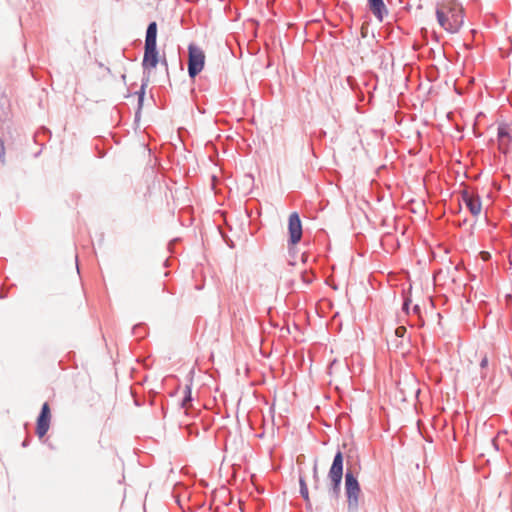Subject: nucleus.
<instances>
[{
	"label": "nucleus",
	"mask_w": 512,
	"mask_h": 512,
	"mask_svg": "<svg viewBox=\"0 0 512 512\" xmlns=\"http://www.w3.org/2000/svg\"><path fill=\"white\" fill-rule=\"evenodd\" d=\"M51 413L48 403L42 405L40 415L37 419L36 433L42 438L46 435L50 427Z\"/></svg>",
	"instance_id": "obj_7"
},
{
	"label": "nucleus",
	"mask_w": 512,
	"mask_h": 512,
	"mask_svg": "<svg viewBox=\"0 0 512 512\" xmlns=\"http://www.w3.org/2000/svg\"><path fill=\"white\" fill-rule=\"evenodd\" d=\"M300 492L304 499L308 500V488L303 479H300Z\"/></svg>",
	"instance_id": "obj_18"
},
{
	"label": "nucleus",
	"mask_w": 512,
	"mask_h": 512,
	"mask_svg": "<svg viewBox=\"0 0 512 512\" xmlns=\"http://www.w3.org/2000/svg\"><path fill=\"white\" fill-rule=\"evenodd\" d=\"M367 5L371 13L380 22L388 15V9L383 0H367Z\"/></svg>",
	"instance_id": "obj_10"
},
{
	"label": "nucleus",
	"mask_w": 512,
	"mask_h": 512,
	"mask_svg": "<svg viewBox=\"0 0 512 512\" xmlns=\"http://www.w3.org/2000/svg\"><path fill=\"white\" fill-rule=\"evenodd\" d=\"M191 401V390L188 386L185 387V397L182 401V406L187 407L188 402Z\"/></svg>",
	"instance_id": "obj_17"
},
{
	"label": "nucleus",
	"mask_w": 512,
	"mask_h": 512,
	"mask_svg": "<svg viewBox=\"0 0 512 512\" xmlns=\"http://www.w3.org/2000/svg\"><path fill=\"white\" fill-rule=\"evenodd\" d=\"M288 229L291 244H297L302 237V224L297 212L290 214Z\"/></svg>",
	"instance_id": "obj_8"
},
{
	"label": "nucleus",
	"mask_w": 512,
	"mask_h": 512,
	"mask_svg": "<svg viewBox=\"0 0 512 512\" xmlns=\"http://www.w3.org/2000/svg\"><path fill=\"white\" fill-rule=\"evenodd\" d=\"M105 69H106V71H107L108 73H111V70H110V68H109V67H106Z\"/></svg>",
	"instance_id": "obj_26"
},
{
	"label": "nucleus",
	"mask_w": 512,
	"mask_h": 512,
	"mask_svg": "<svg viewBox=\"0 0 512 512\" xmlns=\"http://www.w3.org/2000/svg\"><path fill=\"white\" fill-rule=\"evenodd\" d=\"M0 162L2 164H5V145L4 141L0 137Z\"/></svg>",
	"instance_id": "obj_19"
},
{
	"label": "nucleus",
	"mask_w": 512,
	"mask_h": 512,
	"mask_svg": "<svg viewBox=\"0 0 512 512\" xmlns=\"http://www.w3.org/2000/svg\"><path fill=\"white\" fill-rule=\"evenodd\" d=\"M464 204L469 211L477 216L482 210V204L478 197V194H461V202Z\"/></svg>",
	"instance_id": "obj_9"
},
{
	"label": "nucleus",
	"mask_w": 512,
	"mask_h": 512,
	"mask_svg": "<svg viewBox=\"0 0 512 512\" xmlns=\"http://www.w3.org/2000/svg\"><path fill=\"white\" fill-rule=\"evenodd\" d=\"M441 6L445 8L451 21L449 25L450 33H458L464 24V9L462 5L455 0H448Z\"/></svg>",
	"instance_id": "obj_2"
},
{
	"label": "nucleus",
	"mask_w": 512,
	"mask_h": 512,
	"mask_svg": "<svg viewBox=\"0 0 512 512\" xmlns=\"http://www.w3.org/2000/svg\"><path fill=\"white\" fill-rule=\"evenodd\" d=\"M205 59L206 56L202 48L193 42L188 45L187 71L191 79H194L202 72L205 66Z\"/></svg>",
	"instance_id": "obj_1"
},
{
	"label": "nucleus",
	"mask_w": 512,
	"mask_h": 512,
	"mask_svg": "<svg viewBox=\"0 0 512 512\" xmlns=\"http://www.w3.org/2000/svg\"><path fill=\"white\" fill-rule=\"evenodd\" d=\"M406 203L410 206L409 208L413 213H420L424 211L423 202H416L414 199L409 198Z\"/></svg>",
	"instance_id": "obj_14"
},
{
	"label": "nucleus",
	"mask_w": 512,
	"mask_h": 512,
	"mask_svg": "<svg viewBox=\"0 0 512 512\" xmlns=\"http://www.w3.org/2000/svg\"><path fill=\"white\" fill-rule=\"evenodd\" d=\"M149 82V76H146L142 79V84L140 89L136 92V95L138 97V104H137V110L135 112V119H138L141 114V109L143 107L144 97H145V89Z\"/></svg>",
	"instance_id": "obj_12"
},
{
	"label": "nucleus",
	"mask_w": 512,
	"mask_h": 512,
	"mask_svg": "<svg viewBox=\"0 0 512 512\" xmlns=\"http://www.w3.org/2000/svg\"><path fill=\"white\" fill-rule=\"evenodd\" d=\"M460 192L466 193L467 190L466 189H462Z\"/></svg>",
	"instance_id": "obj_27"
},
{
	"label": "nucleus",
	"mask_w": 512,
	"mask_h": 512,
	"mask_svg": "<svg viewBox=\"0 0 512 512\" xmlns=\"http://www.w3.org/2000/svg\"><path fill=\"white\" fill-rule=\"evenodd\" d=\"M436 18L438 21V24L447 32L450 33L449 25L451 23L448 13L446 12L445 8L442 6L437 7L436 9Z\"/></svg>",
	"instance_id": "obj_13"
},
{
	"label": "nucleus",
	"mask_w": 512,
	"mask_h": 512,
	"mask_svg": "<svg viewBox=\"0 0 512 512\" xmlns=\"http://www.w3.org/2000/svg\"><path fill=\"white\" fill-rule=\"evenodd\" d=\"M512 129L506 123H500L497 128L498 149L507 154L512 148Z\"/></svg>",
	"instance_id": "obj_5"
},
{
	"label": "nucleus",
	"mask_w": 512,
	"mask_h": 512,
	"mask_svg": "<svg viewBox=\"0 0 512 512\" xmlns=\"http://www.w3.org/2000/svg\"><path fill=\"white\" fill-rule=\"evenodd\" d=\"M388 345L392 348H395V349H398L401 347L402 345V341L399 340V338H396V337H391L389 340H388Z\"/></svg>",
	"instance_id": "obj_15"
},
{
	"label": "nucleus",
	"mask_w": 512,
	"mask_h": 512,
	"mask_svg": "<svg viewBox=\"0 0 512 512\" xmlns=\"http://www.w3.org/2000/svg\"><path fill=\"white\" fill-rule=\"evenodd\" d=\"M160 61L157 46H144V55L142 60V67L144 75L147 73L149 76L150 71L157 67Z\"/></svg>",
	"instance_id": "obj_6"
},
{
	"label": "nucleus",
	"mask_w": 512,
	"mask_h": 512,
	"mask_svg": "<svg viewBox=\"0 0 512 512\" xmlns=\"http://www.w3.org/2000/svg\"><path fill=\"white\" fill-rule=\"evenodd\" d=\"M157 46V23L152 21L148 24L145 35L144 46Z\"/></svg>",
	"instance_id": "obj_11"
},
{
	"label": "nucleus",
	"mask_w": 512,
	"mask_h": 512,
	"mask_svg": "<svg viewBox=\"0 0 512 512\" xmlns=\"http://www.w3.org/2000/svg\"><path fill=\"white\" fill-rule=\"evenodd\" d=\"M481 368H486L488 366V357L485 355L480 362Z\"/></svg>",
	"instance_id": "obj_21"
},
{
	"label": "nucleus",
	"mask_w": 512,
	"mask_h": 512,
	"mask_svg": "<svg viewBox=\"0 0 512 512\" xmlns=\"http://www.w3.org/2000/svg\"><path fill=\"white\" fill-rule=\"evenodd\" d=\"M406 334V328L404 326H399L394 330L393 337L403 338Z\"/></svg>",
	"instance_id": "obj_16"
},
{
	"label": "nucleus",
	"mask_w": 512,
	"mask_h": 512,
	"mask_svg": "<svg viewBox=\"0 0 512 512\" xmlns=\"http://www.w3.org/2000/svg\"><path fill=\"white\" fill-rule=\"evenodd\" d=\"M341 363L337 360H334L330 366H329V373L333 374L335 371H337L338 366H340Z\"/></svg>",
	"instance_id": "obj_20"
},
{
	"label": "nucleus",
	"mask_w": 512,
	"mask_h": 512,
	"mask_svg": "<svg viewBox=\"0 0 512 512\" xmlns=\"http://www.w3.org/2000/svg\"><path fill=\"white\" fill-rule=\"evenodd\" d=\"M408 305H409V302H408V300H406V301L404 302V305H403V309H404L405 311H407V310H408Z\"/></svg>",
	"instance_id": "obj_24"
},
{
	"label": "nucleus",
	"mask_w": 512,
	"mask_h": 512,
	"mask_svg": "<svg viewBox=\"0 0 512 512\" xmlns=\"http://www.w3.org/2000/svg\"><path fill=\"white\" fill-rule=\"evenodd\" d=\"M480 256L482 258L483 261H487L489 258H490V253L489 252H486V251H482L480 253Z\"/></svg>",
	"instance_id": "obj_22"
},
{
	"label": "nucleus",
	"mask_w": 512,
	"mask_h": 512,
	"mask_svg": "<svg viewBox=\"0 0 512 512\" xmlns=\"http://www.w3.org/2000/svg\"><path fill=\"white\" fill-rule=\"evenodd\" d=\"M162 65L165 66V69L166 71H168V63H167V60L166 58H163L162 60L159 61Z\"/></svg>",
	"instance_id": "obj_23"
},
{
	"label": "nucleus",
	"mask_w": 512,
	"mask_h": 512,
	"mask_svg": "<svg viewBox=\"0 0 512 512\" xmlns=\"http://www.w3.org/2000/svg\"><path fill=\"white\" fill-rule=\"evenodd\" d=\"M347 80H348L349 84L351 85V87L353 88V85H352V81H353V79H352L351 77H348V79H347Z\"/></svg>",
	"instance_id": "obj_25"
},
{
	"label": "nucleus",
	"mask_w": 512,
	"mask_h": 512,
	"mask_svg": "<svg viewBox=\"0 0 512 512\" xmlns=\"http://www.w3.org/2000/svg\"><path fill=\"white\" fill-rule=\"evenodd\" d=\"M328 477L331 481L333 493L338 495L343 477V454L341 451L336 453L333 459V463L330 467Z\"/></svg>",
	"instance_id": "obj_4"
},
{
	"label": "nucleus",
	"mask_w": 512,
	"mask_h": 512,
	"mask_svg": "<svg viewBox=\"0 0 512 512\" xmlns=\"http://www.w3.org/2000/svg\"><path fill=\"white\" fill-rule=\"evenodd\" d=\"M345 490L349 509L356 510L359 504L361 489L358 480L351 472H347L345 475Z\"/></svg>",
	"instance_id": "obj_3"
}]
</instances>
